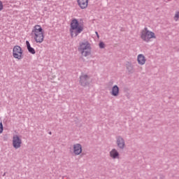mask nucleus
<instances>
[{
    "label": "nucleus",
    "mask_w": 179,
    "mask_h": 179,
    "mask_svg": "<svg viewBox=\"0 0 179 179\" xmlns=\"http://www.w3.org/2000/svg\"><path fill=\"white\" fill-rule=\"evenodd\" d=\"M13 57L16 59H23V50H22L20 46H14L13 49Z\"/></svg>",
    "instance_id": "39448f33"
},
{
    "label": "nucleus",
    "mask_w": 179,
    "mask_h": 179,
    "mask_svg": "<svg viewBox=\"0 0 179 179\" xmlns=\"http://www.w3.org/2000/svg\"><path fill=\"white\" fill-rule=\"evenodd\" d=\"M99 48L103 49L106 48V44L103 41H100L99 43Z\"/></svg>",
    "instance_id": "dca6fc26"
},
{
    "label": "nucleus",
    "mask_w": 179,
    "mask_h": 179,
    "mask_svg": "<svg viewBox=\"0 0 179 179\" xmlns=\"http://www.w3.org/2000/svg\"><path fill=\"white\" fill-rule=\"evenodd\" d=\"M110 156L112 157V159H118L120 157V152L115 149H113L110 152Z\"/></svg>",
    "instance_id": "f8f14e48"
},
{
    "label": "nucleus",
    "mask_w": 179,
    "mask_h": 179,
    "mask_svg": "<svg viewBox=\"0 0 179 179\" xmlns=\"http://www.w3.org/2000/svg\"><path fill=\"white\" fill-rule=\"evenodd\" d=\"M6 175V173H4L3 175V177H5Z\"/></svg>",
    "instance_id": "5701e85b"
},
{
    "label": "nucleus",
    "mask_w": 179,
    "mask_h": 179,
    "mask_svg": "<svg viewBox=\"0 0 179 179\" xmlns=\"http://www.w3.org/2000/svg\"><path fill=\"white\" fill-rule=\"evenodd\" d=\"M118 94H120V87H118V85H114L112 87L111 95L117 97Z\"/></svg>",
    "instance_id": "9b49d317"
},
{
    "label": "nucleus",
    "mask_w": 179,
    "mask_h": 179,
    "mask_svg": "<svg viewBox=\"0 0 179 179\" xmlns=\"http://www.w3.org/2000/svg\"><path fill=\"white\" fill-rule=\"evenodd\" d=\"M3 132V124L2 122H0V134H2Z\"/></svg>",
    "instance_id": "f3484780"
},
{
    "label": "nucleus",
    "mask_w": 179,
    "mask_h": 179,
    "mask_svg": "<svg viewBox=\"0 0 179 179\" xmlns=\"http://www.w3.org/2000/svg\"><path fill=\"white\" fill-rule=\"evenodd\" d=\"M31 34L34 36L36 43L41 44V43L44 41V34L43 33V28L41 26L36 25Z\"/></svg>",
    "instance_id": "f03ea898"
},
{
    "label": "nucleus",
    "mask_w": 179,
    "mask_h": 179,
    "mask_svg": "<svg viewBox=\"0 0 179 179\" xmlns=\"http://www.w3.org/2000/svg\"><path fill=\"white\" fill-rule=\"evenodd\" d=\"M78 51L81 52L83 57H89V55L92 54V47L90 43H89L87 41L80 43Z\"/></svg>",
    "instance_id": "7ed1b4c3"
},
{
    "label": "nucleus",
    "mask_w": 179,
    "mask_h": 179,
    "mask_svg": "<svg viewBox=\"0 0 179 179\" xmlns=\"http://www.w3.org/2000/svg\"><path fill=\"white\" fill-rule=\"evenodd\" d=\"M27 49L28 50V52H29L30 54H32L33 55H34V54H36V50H34V48H32L31 46Z\"/></svg>",
    "instance_id": "2eb2a0df"
},
{
    "label": "nucleus",
    "mask_w": 179,
    "mask_h": 179,
    "mask_svg": "<svg viewBox=\"0 0 179 179\" xmlns=\"http://www.w3.org/2000/svg\"><path fill=\"white\" fill-rule=\"evenodd\" d=\"M95 33H96V36H97V37H98V38H99V33H98L97 31H96Z\"/></svg>",
    "instance_id": "412c9836"
},
{
    "label": "nucleus",
    "mask_w": 179,
    "mask_h": 179,
    "mask_svg": "<svg viewBox=\"0 0 179 179\" xmlns=\"http://www.w3.org/2000/svg\"><path fill=\"white\" fill-rule=\"evenodd\" d=\"M137 61L139 65H145V62H146V59H145V56L143 55H138L137 57Z\"/></svg>",
    "instance_id": "ddd939ff"
},
{
    "label": "nucleus",
    "mask_w": 179,
    "mask_h": 179,
    "mask_svg": "<svg viewBox=\"0 0 179 179\" xmlns=\"http://www.w3.org/2000/svg\"><path fill=\"white\" fill-rule=\"evenodd\" d=\"M141 37L143 41H145V43H149L151 38H156L155 32L149 31L148 27H145L141 31Z\"/></svg>",
    "instance_id": "20e7f679"
},
{
    "label": "nucleus",
    "mask_w": 179,
    "mask_h": 179,
    "mask_svg": "<svg viewBox=\"0 0 179 179\" xmlns=\"http://www.w3.org/2000/svg\"><path fill=\"white\" fill-rule=\"evenodd\" d=\"M73 153L76 156H78L82 153V145L77 143L73 145Z\"/></svg>",
    "instance_id": "1a4fd4ad"
},
{
    "label": "nucleus",
    "mask_w": 179,
    "mask_h": 179,
    "mask_svg": "<svg viewBox=\"0 0 179 179\" xmlns=\"http://www.w3.org/2000/svg\"><path fill=\"white\" fill-rule=\"evenodd\" d=\"M79 79L80 85L83 86V87H86V86L90 85V76H87V74L82 73Z\"/></svg>",
    "instance_id": "423d86ee"
},
{
    "label": "nucleus",
    "mask_w": 179,
    "mask_h": 179,
    "mask_svg": "<svg viewBox=\"0 0 179 179\" xmlns=\"http://www.w3.org/2000/svg\"><path fill=\"white\" fill-rule=\"evenodd\" d=\"M116 143L119 149H124L125 148V140L121 136L116 137Z\"/></svg>",
    "instance_id": "6e6552de"
},
{
    "label": "nucleus",
    "mask_w": 179,
    "mask_h": 179,
    "mask_svg": "<svg viewBox=\"0 0 179 179\" xmlns=\"http://www.w3.org/2000/svg\"><path fill=\"white\" fill-rule=\"evenodd\" d=\"M126 68L129 73H134V66H132V64L131 63L127 62V64H126Z\"/></svg>",
    "instance_id": "4468645a"
},
{
    "label": "nucleus",
    "mask_w": 179,
    "mask_h": 179,
    "mask_svg": "<svg viewBox=\"0 0 179 179\" xmlns=\"http://www.w3.org/2000/svg\"><path fill=\"white\" fill-rule=\"evenodd\" d=\"M77 2L81 9H86L89 3V0H77Z\"/></svg>",
    "instance_id": "9d476101"
},
{
    "label": "nucleus",
    "mask_w": 179,
    "mask_h": 179,
    "mask_svg": "<svg viewBox=\"0 0 179 179\" xmlns=\"http://www.w3.org/2000/svg\"><path fill=\"white\" fill-rule=\"evenodd\" d=\"M3 10V3L0 1V12Z\"/></svg>",
    "instance_id": "a211bd4d"
},
{
    "label": "nucleus",
    "mask_w": 179,
    "mask_h": 179,
    "mask_svg": "<svg viewBox=\"0 0 179 179\" xmlns=\"http://www.w3.org/2000/svg\"><path fill=\"white\" fill-rule=\"evenodd\" d=\"M13 146L15 149H19L22 146V139L17 135L13 137Z\"/></svg>",
    "instance_id": "0eeeda50"
},
{
    "label": "nucleus",
    "mask_w": 179,
    "mask_h": 179,
    "mask_svg": "<svg viewBox=\"0 0 179 179\" xmlns=\"http://www.w3.org/2000/svg\"><path fill=\"white\" fill-rule=\"evenodd\" d=\"M49 135H52V133L51 131H49Z\"/></svg>",
    "instance_id": "4be33fe9"
},
{
    "label": "nucleus",
    "mask_w": 179,
    "mask_h": 179,
    "mask_svg": "<svg viewBox=\"0 0 179 179\" xmlns=\"http://www.w3.org/2000/svg\"><path fill=\"white\" fill-rule=\"evenodd\" d=\"M83 31V26L79 23V20L76 18H73L71 20L70 23V34L73 38V34H75V37H78L80 33Z\"/></svg>",
    "instance_id": "f257e3e1"
},
{
    "label": "nucleus",
    "mask_w": 179,
    "mask_h": 179,
    "mask_svg": "<svg viewBox=\"0 0 179 179\" xmlns=\"http://www.w3.org/2000/svg\"><path fill=\"white\" fill-rule=\"evenodd\" d=\"M179 18V13L177 12L175 15V20H178Z\"/></svg>",
    "instance_id": "6ab92c4d"
},
{
    "label": "nucleus",
    "mask_w": 179,
    "mask_h": 179,
    "mask_svg": "<svg viewBox=\"0 0 179 179\" xmlns=\"http://www.w3.org/2000/svg\"><path fill=\"white\" fill-rule=\"evenodd\" d=\"M26 45L27 48H29V47H31V45H30V42H29V41H26Z\"/></svg>",
    "instance_id": "aec40b11"
}]
</instances>
